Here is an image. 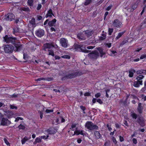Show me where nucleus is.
Here are the masks:
<instances>
[{
    "label": "nucleus",
    "mask_w": 146,
    "mask_h": 146,
    "mask_svg": "<svg viewBox=\"0 0 146 146\" xmlns=\"http://www.w3.org/2000/svg\"><path fill=\"white\" fill-rule=\"evenodd\" d=\"M4 41L7 43H11L14 44V46L16 48V51H20L22 47V45L20 43H17V39L16 38L9 36L7 35H5L4 37Z\"/></svg>",
    "instance_id": "1"
},
{
    "label": "nucleus",
    "mask_w": 146,
    "mask_h": 146,
    "mask_svg": "<svg viewBox=\"0 0 146 146\" xmlns=\"http://www.w3.org/2000/svg\"><path fill=\"white\" fill-rule=\"evenodd\" d=\"M85 125L86 127L90 130L97 129L98 127L97 126L89 121H87Z\"/></svg>",
    "instance_id": "2"
},
{
    "label": "nucleus",
    "mask_w": 146,
    "mask_h": 146,
    "mask_svg": "<svg viewBox=\"0 0 146 146\" xmlns=\"http://www.w3.org/2000/svg\"><path fill=\"white\" fill-rule=\"evenodd\" d=\"M82 46L83 45L82 44H74V50L76 51H81L86 53L89 52V51L83 49L82 48L83 47Z\"/></svg>",
    "instance_id": "3"
},
{
    "label": "nucleus",
    "mask_w": 146,
    "mask_h": 146,
    "mask_svg": "<svg viewBox=\"0 0 146 146\" xmlns=\"http://www.w3.org/2000/svg\"><path fill=\"white\" fill-rule=\"evenodd\" d=\"M52 47H54L55 48H58V46L56 45H53L52 44L48 43L44 44L43 46V49L45 51L48 50H50Z\"/></svg>",
    "instance_id": "4"
},
{
    "label": "nucleus",
    "mask_w": 146,
    "mask_h": 146,
    "mask_svg": "<svg viewBox=\"0 0 146 146\" xmlns=\"http://www.w3.org/2000/svg\"><path fill=\"white\" fill-rule=\"evenodd\" d=\"M112 25L113 26L117 28H120L123 25L121 22L118 19L114 20L113 22Z\"/></svg>",
    "instance_id": "5"
},
{
    "label": "nucleus",
    "mask_w": 146,
    "mask_h": 146,
    "mask_svg": "<svg viewBox=\"0 0 146 146\" xmlns=\"http://www.w3.org/2000/svg\"><path fill=\"white\" fill-rule=\"evenodd\" d=\"M13 49V46L10 45H5L4 47V51L7 53H9L12 52Z\"/></svg>",
    "instance_id": "6"
},
{
    "label": "nucleus",
    "mask_w": 146,
    "mask_h": 146,
    "mask_svg": "<svg viewBox=\"0 0 146 146\" xmlns=\"http://www.w3.org/2000/svg\"><path fill=\"white\" fill-rule=\"evenodd\" d=\"M35 33L37 36L41 37L44 35V31L42 29H39L36 30Z\"/></svg>",
    "instance_id": "7"
},
{
    "label": "nucleus",
    "mask_w": 146,
    "mask_h": 146,
    "mask_svg": "<svg viewBox=\"0 0 146 146\" xmlns=\"http://www.w3.org/2000/svg\"><path fill=\"white\" fill-rule=\"evenodd\" d=\"M60 43L63 47L67 48L68 47V40L65 38H61L60 40Z\"/></svg>",
    "instance_id": "8"
},
{
    "label": "nucleus",
    "mask_w": 146,
    "mask_h": 146,
    "mask_svg": "<svg viewBox=\"0 0 146 146\" xmlns=\"http://www.w3.org/2000/svg\"><path fill=\"white\" fill-rule=\"evenodd\" d=\"M11 123V122L7 119L3 118L1 120L0 124L3 126L8 125Z\"/></svg>",
    "instance_id": "9"
},
{
    "label": "nucleus",
    "mask_w": 146,
    "mask_h": 146,
    "mask_svg": "<svg viewBox=\"0 0 146 146\" xmlns=\"http://www.w3.org/2000/svg\"><path fill=\"white\" fill-rule=\"evenodd\" d=\"M46 132L48 133V134L47 135H43L40 136L41 139H47L49 137V135L50 134H54L55 133L54 131H53L51 129H48L46 131Z\"/></svg>",
    "instance_id": "10"
},
{
    "label": "nucleus",
    "mask_w": 146,
    "mask_h": 146,
    "mask_svg": "<svg viewBox=\"0 0 146 146\" xmlns=\"http://www.w3.org/2000/svg\"><path fill=\"white\" fill-rule=\"evenodd\" d=\"M84 131L82 130H78L77 128L76 129V130L74 132V134L73 135H78L79 134L83 135H86V134L84 133Z\"/></svg>",
    "instance_id": "11"
},
{
    "label": "nucleus",
    "mask_w": 146,
    "mask_h": 146,
    "mask_svg": "<svg viewBox=\"0 0 146 146\" xmlns=\"http://www.w3.org/2000/svg\"><path fill=\"white\" fill-rule=\"evenodd\" d=\"M88 55L93 58L96 59L98 57L99 54L98 52L95 51L93 53L89 54Z\"/></svg>",
    "instance_id": "12"
},
{
    "label": "nucleus",
    "mask_w": 146,
    "mask_h": 146,
    "mask_svg": "<svg viewBox=\"0 0 146 146\" xmlns=\"http://www.w3.org/2000/svg\"><path fill=\"white\" fill-rule=\"evenodd\" d=\"M5 19L7 20L12 21L14 19V16L12 13H9L6 15Z\"/></svg>",
    "instance_id": "13"
},
{
    "label": "nucleus",
    "mask_w": 146,
    "mask_h": 146,
    "mask_svg": "<svg viewBox=\"0 0 146 146\" xmlns=\"http://www.w3.org/2000/svg\"><path fill=\"white\" fill-rule=\"evenodd\" d=\"M77 37L78 38L82 40H84L86 38L85 34L84 33L78 34Z\"/></svg>",
    "instance_id": "14"
},
{
    "label": "nucleus",
    "mask_w": 146,
    "mask_h": 146,
    "mask_svg": "<svg viewBox=\"0 0 146 146\" xmlns=\"http://www.w3.org/2000/svg\"><path fill=\"white\" fill-rule=\"evenodd\" d=\"M142 81H139L137 80V81L134 82L133 84V86L136 87H138L140 85H142Z\"/></svg>",
    "instance_id": "15"
},
{
    "label": "nucleus",
    "mask_w": 146,
    "mask_h": 146,
    "mask_svg": "<svg viewBox=\"0 0 146 146\" xmlns=\"http://www.w3.org/2000/svg\"><path fill=\"white\" fill-rule=\"evenodd\" d=\"M78 75V73L76 72L69 75L67 76V78H72L76 77Z\"/></svg>",
    "instance_id": "16"
},
{
    "label": "nucleus",
    "mask_w": 146,
    "mask_h": 146,
    "mask_svg": "<svg viewBox=\"0 0 146 146\" xmlns=\"http://www.w3.org/2000/svg\"><path fill=\"white\" fill-rule=\"evenodd\" d=\"M52 15H53L52 11L51 9H49V11H48V12L46 15V17L47 18L48 17H51Z\"/></svg>",
    "instance_id": "17"
},
{
    "label": "nucleus",
    "mask_w": 146,
    "mask_h": 146,
    "mask_svg": "<svg viewBox=\"0 0 146 146\" xmlns=\"http://www.w3.org/2000/svg\"><path fill=\"white\" fill-rule=\"evenodd\" d=\"M84 33L85 34L86 37L87 36V37H89L90 36L92 35L93 33L92 31H85Z\"/></svg>",
    "instance_id": "18"
},
{
    "label": "nucleus",
    "mask_w": 146,
    "mask_h": 146,
    "mask_svg": "<svg viewBox=\"0 0 146 146\" xmlns=\"http://www.w3.org/2000/svg\"><path fill=\"white\" fill-rule=\"evenodd\" d=\"M136 73L138 74H146V70H137Z\"/></svg>",
    "instance_id": "19"
},
{
    "label": "nucleus",
    "mask_w": 146,
    "mask_h": 146,
    "mask_svg": "<svg viewBox=\"0 0 146 146\" xmlns=\"http://www.w3.org/2000/svg\"><path fill=\"white\" fill-rule=\"evenodd\" d=\"M56 22V20L54 19L52 21L49 22L48 24L50 26H52L54 25Z\"/></svg>",
    "instance_id": "20"
},
{
    "label": "nucleus",
    "mask_w": 146,
    "mask_h": 146,
    "mask_svg": "<svg viewBox=\"0 0 146 146\" xmlns=\"http://www.w3.org/2000/svg\"><path fill=\"white\" fill-rule=\"evenodd\" d=\"M106 34L103 31L102 33L101 36L100 38V39L101 40H103L105 39L106 38Z\"/></svg>",
    "instance_id": "21"
},
{
    "label": "nucleus",
    "mask_w": 146,
    "mask_h": 146,
    "mask_svg": "<svg viewBox=\"0 0 146 146\" xmlns=\"http://www.w3.org/2000/svg\"><path fill=\"white\" fill-rule=\"evenodd\" d=\"M41 138L40 136H39L38 137H36L35 139V141L33 143L34 144H36L37 143L41 142Z\"/></svg>",
    "instance_id": "22"
},
{
    "label": "nucleus",
    "mask_w": 146,
    "mask_h": 146,
    "mask_svg": "<svg viewBox=\"0 0 146 146\" xmlns=\"http://www.w3.org/2000/svg\"><path fill=\"white\" fill-rule=\"evenodd\" d=\"M94 135L97 139H99L101 137V135L99 131H96L94 133Z\"/></svg>",
    "instance_id": "23"
},
{
    "label": "nucleus",
    "mask_w": 146,
    "mask_h": 146,
    "mask_svg": "<svg viewBox=\"0 0 146 146\" xmlns=\"http://www.w3.org/2000/svg\"><path fill=\"white\" fill-rule=\"evenodd\" d=\"M135 72V70L134 69H132L129 71V76L130 77H132L133 76L134 73Z\"/></svg>",
    "instance_id": "24"
},
{
    "label": "nucleus",
    "mask_w": 146,
    "mask_h": 146,
    "mask_svg": "<svg viewBox=\"0 0 146 146\" xmlns=\"http://www.w3.org/2000/svg\"><path fill=\"white\" fill-rule=\"evenodd\" d=\"M31 138V137L28 138L27 137H25L23 139L21 140V143L22 144H24L25 142L28 140L29 139Z\"/></svg>",
    "instance_id": "25"
},
{
    "label": "nucleus",
    "mask_w": 146,
    "mask_h": 146,
    "mask_svg": "<svg viewBox=\"0 0 146 146\" xmlns=\"http://www.w3.org/2000/svg\"><path fill=\"white\" fill-rule=\"evenodd\" d=\"M144 76L142 75H139L136 78V79L137 80L142 81V80Z\"/></svg>",
    "instance_id": "26"
},
{
    "label": "nucleus",
    "mask_w": 146,
    "mask_h": 146,
    "mask_svg": "<svg viewBox=\"0 0 146 146\" xmlns=\"http://www.w3.org/2000/svg\"><path fill=\"white\" fill-rule=\"evenodd\" d=\"M20 9L21 11H30L28 7H21Z\"/></svg>",
    "instance_id": "27"
},
{
    "label": "nucleus",
    "mask_w": 146,
    "mask_h": 146,
    "mask_svg": "<svg viewBox=\"0 0 146 146\" xmlns=\"http://www.w3.org/2000/svg\"><path fill=\"white\" fill-rule=\"evenodd\" d=\"M131 116L133 119H137V114L133 112H131Z\"/></svg>",
    "instance_id": "28"
},
{
    "label": "nucleus",
    "mask_w": 146,
    "mask_h": 146,
    "mask_svg": "<svg viewBox=\"0 0 146 146\" xmlns=\"http://www.w3.org/2000/svg\"><path fill=\"white\" fill-rule=\"evenodd\" d=\"M110 55L111 56H115L117 54V52L115 51H113V50H110Z\"/></svg>",
    "instance_id": "29"
},
{
    "label": "nucleus",
    "mask_w": 146,
    "mask_h": 146,
    "mask_svg": "<svg viewBox=\"0 0 146 146\" xmlns=\"http://www.w3.org/2000/svg\"><path fill=\"white\" fill-rule=\"evenodd\" d=\"M58 118L59 119L60 123L64 122L65 121V119L62 117H60Z\"/></svg>",
    "instance_id": "30"
},
{
    "label": "nucleus",
    "mask_w": 146,
    "mask_h": 146,
    "mask_svg": "<svg viewBox=\"0 0 146 146\" xmlns=\"http://www.w3.org/2000/svg\"><path fill=\"white\" fill-rule=\"evenodd\" d=\"M124 33V32H122L119 33L116 37V38L117 39L119 38Z\"/></svg>",
    "instance_id": "31"
},
{
    "label": "nucleus",
    "mask_w": 146,
    "mask_h": 146,
    "mask_svg": "<svg viewBox=\"0 0 146 146\" xmlns=\"http://www.w3.org/2000/svg\"><path fill=\"white\" fill-rule=\"evenodd\" d=\"M33 0H28L27 3L28 5L29 6H32L33 5Z\"/></svg>",
    "instance_id": "32"
},
{
    "label": "nucleus",
    "mask_w": 146,
    "mask_h": 146,
    "mask_svg": "<svg viewBox=\"0 0 146 146\" xmlns=\"http://www.w3.org/2000/svg\"><path fill=\"white\" fill-rule=\"evenodd\" d=\"M48 54L49 55H51L52 56H54V52L52 50H51L50 49V50H48Z\"/></svg>",
    "instance_id": "33"
},
{
    "label": "nucleus",
    "mask_w": 146,
    "mask_h": 146,
    "mask_svg": "<svg viewBox=\"0 0 146 146\" xmlns=\"http://www.w3.org/2000/svg\"><path fill=\"white\" fill-rule=\"evenodd\" d=\"M98 50L100 51L101 56V57H102L103 56V55L105 54V53L103 51V50L101 48H99Z\"/></svg>",
    "instance_id": "34"
},
{
    "label": "nucleus",
    "mask_w": 146,
    "mask_h": 146,
    "mask_svg": "<svg viewBox=\"0 0 146 146\" xmlns=\"http://www.w3.org/2000/svg\"><path fill=\"white\" fill-rule=\"evenodd\" d=\"M48 80L47 78H39L38 79L35 80L36 81H40L41 80Z\"/></svg>",
    "instance_id": "35"
},
{
    "label": "nucleus",
    "mask_w": 146,
    "mask_h": 146,
    "mask_svg": "<svg viewBox=\"0 0 146 146\" xmlns=\"http://www.w3.org/2000/svg\"><path fill=\"white\" fill-rule=\"evenodd\" d=\"M60 123L59 122V119L58 118H57L54 119L53 121V123L55 124L56 125L57 124Z\"/></svg>",
    "instance_id": "36"
},
{
    "label": "nucleus",
    "mask_w": 146,
    "mask_h": 146,
    "mask_svg": "<svg viewBox=\"0 0 146 146\" xmlns=\"http://www.w3.org/2000/svg\"><path fill=\"white\" fill-rule=\"evenodd\" d=\"M91 2V0H86L84 3L85 5H87L90 4Z\"/></svg>",
    "instance_id": "37"
},
{
    "label": "nucleus",
    "mask_w": 146,
    "mask_h": 146,
    "mask_svg": "<svg viewBox=\"0 0 146 146\" xmlns=\"http://www.w3.org/2000/svg\"><path fill=\"white\" fill-rule=\"evenodd\" d=\"M137 7V4H135L133 5L131 7V11H133L135 10Z\"/></svg>",
    "instance_id": "38"
},
{
    "label": "nucleus",
    "mask_w": 146,
    "mask_h": 146,
    "mask_svg": "<svg viewBox=\"0 0 146 146\" xmlns=\"http://www.w3.org/2000/svg\"><path fill=\"white\" fill-rule=\"evenodd\" d=\"M35 19L34 18H32L30 21V23L34 25L35 24Z\"/></svg>",
    "instance_id": "39"
},
{
    "label": "nucleus",
    "mask_w": 146,
    "mask_h": 146,
    "mask_svg": "<svg viewBox=\"0 0 146 146\" xmlns=\"http://www.w3.org/2000/svg\"><path fill=\"white\" fill-rule=\"evenodd\" d=\"M18 128L19 129H24L25 128V127L24 125L20 124L18 126Z\"/></svg>",
    "instance_id": "40"
},
{
    "label": "nucleus",
    "mask_w": 146,
    "mask_h": 146,
    "mask_svg": "<svg viewBox=\"0 0 146 146\" xmlns=\"http://www.w3.org/2000/svg\"><path fill=\"white\" fill-rule=\"evenodd\" d=\"M23 119V118L20 117H17L15 120V122H18L19 120H22Z\"/></svg>",
    "instance_id": "41"
},
{
    "label": "nucleus",
    "mask_w": 146,
    "mask_h": 146,
    "mask_svg": "<svg viewBox=\"0 0 146 146\" xmlns=\"http://www.w3.org/2000/svg\"><path fill=\"white\" fill-rule=\"evenodd\" d=\"M13 30V33L14 34H15V33H17L19 31V29L17 28H14Z\"/></svg>",
    "instance_id": "42"
},
{
    "label": "nucleus",
    "mask_w": 146,
    "mask_h": 146,
    "mask_svg": "<svg viewBox=\"0 0 146 146\" xmlns=\"http://www.w3.org/2000/svg\"><path fill=\"white\" fill-rule=\"evenodd\" d=\"M62 58H64L70 59V56L68 55H64L61 56Z\"/></svg>",
    "instance_id": "43"
},
{
    "label": "nucleus",
    "mask_w": 146,
    "mask_h": 146,
    "mask_svg": "<svg viewBox=\"0 0 146 146\" xmlns=\"http://www.w3.org/2000/svg\"><path fill=\"white\" fill-rule=\"evenodd\" d=\"M143 109V108L142 106L141 107H138V112L139 113H141L142 112V110Z\"/></svg>",
    "instance_id": "44"
},
{
    "label": "nucleus",
    "mask_w": 146,
    "mask_h": 146,
    "mask_svg": "<svg viewBox=\"0 0 146 146\" xmlns=\"http://www.w3.org/2000/svg\"><path fill=\"white\" fill-rule=\"evenodd\" d=\"M113 29L109 28L108 30V34L109 35H111L112 33L113 32Z\"/></svg>",
    "instance_id": "45"
},
{
    "label": "nucleus",
    "mask_w": 146,
    "mask_h": 146,
    "mask_svg": "<svg viewBox=\"0 0 146 146\" xmlns=\"http://www.w3.org/2000/svg\"><path fill=\"white\" fill-rule=\"evenodd\" d=\"M76 125H77L76 124H73L71 126V128H70V129H72V131H74V130L73 129L76 127Z\"/></svg>",
    "instance_id": "46"
},
{
    "label": "nucleus",
    "mask_w": 146,
    "mask_h": 146,
    "mask_svg": "<svg viewBox=\"0 0 146 146\" xmlns=\"http://www.w3.org/2000/svg\"><path fill=\"white\" fill-rule=\"evenodd\" d=\"M3 140L5 143L7 145H10V143L6 138H4Z\"/></svg>",
    "instance_id": "47"
},
{
    "label": "nucleus",
    "mask_w": 146,
    "mask_h": 146,
    "mask_svg": "<svg viewBox=\"0 0 146 146\" xmlns=\"http://www.w3.org/2000/svg\"><path fill=\"white\" fill-rule=\"evenodd\" d=\"M101 96V94L100 93H98L96 94L95 96L96 98H98Z\"/></svg>",
    "instance_id": "48"
},
{
    "label": "nucleus",
    "mask_w": 146,
    "mask_h": 146,
    "mask_svg": "<svg viewBox=\"0 0 146 146\" xmlns=\"http://www.w3.org/2000/svg\"><path fill=\"white\" fill-rule=\"evenodd\" d=\"M42 7V5L40 4H38L37 7L36 8V9L38 10H39Z\"/></svg>",
    "instance_id": "49"
},
{
    "label": "nucleus",
    "mask_w": 146,
    "mask_h": 146,
    "mask_svg": "<svg viewBox=\"0 0 146 146\" xmlns=\"http://www.w3.org/2000/svg\"><path fill=\"white\" fill-rule=\"evenodd\" d=\"M112 140L113 143L115 144H116L117 141L115 138L114 137H112Z\"/></svg>",
    "instance_id": "50"
},
{
    "label": "nucleus",
    "mask_w": 146,
    "mask_h": 146,
    "mask_svg": "<svg viewBox=\"0 0 146 146\" xmlns=\"http://www.w3.org/2000/svg\"><path fill=\"white\" fill-rule=\"evenodd\" d=\"M10 107L12 109H15L16 110L17 109V107L13 105H10Z\"/></svg>",
    "instance_id": "51"
},
{
    "label": "nucleus",
    "mask_w": 146,
    "mask_h": 146,
    "mask_svg": "<svg viewBox=\"0 0 146 146\" xmlns=\"http://www.w3.org/2000/svg\"><path fill=\"white\" fill-rule=\"evenodd\" d=\"M146 58V54H144L142 55L140 57L141 59H142Z\"/></svg>",
    "instance_id": "52"
},
{
    "label": "nucleus",
    "mask_w": 146,
    "mask_h": 146,
    "mask_svg": "<svg viewBox=\"0 0 146 146\" xmlns=\"http://www.w3.org/2000/svg\"><path fill=\"white\" fill-rule=\"evenodd\" d=\"M53 111V110H48L47 109L46 110V112L47 113H49L50 112H52Z\"/></svg>",
    "instance_id": "53"
},
{
    "label": "nucleus",
    "mask_w": 146,
    "mask_h": 146,
    "mask_svg": "<svg viewBox=\"0 0 146 146\" xmlns=\"http://www.w3.org/2000/svg\"><path fill=\"white\" fill-rule=\"evenodd\" d=\"M80 108L83 111V113H85V112L84 111V110L85 109V107L83 106H81Z\"/></svg>",
    "instance_id": "54"
},
{
    "label": "nucleus",
    "mask_w": 146,
    "mask_h": 146,
    "mask_svg": "<svg viewBox=\"0 0 146 146\" xmlns=\"http://www.w3.org/2000/svg\"><path fill=\"white\" fill-rule=\"evenodd\" d=\"M139 123L140 125L141 126H143V125H144V121L143 120L142 121H140Z\"/></svg>",
    "instance_id": "55"
},
{
    "label": "nucleus",
    "mask_w": 146,
    "mask_h": 146,
    "mask_svg": "<svg viewBox=\"0 0 146 146\" xmlns=\"http://www.w3.org/2000/svg\"><path fill=\"white\" fill-rule=\"evenodd\" d=\"M28 55L25 53H24L23 54V58L25 59H26L27 58H28Z\"/></svg>",
    "instance_id": "56"
},
{
    "label": "nucleus",
    "mask_w": 146,
    "mask_h": 146,
    "mask_svg": "<svg viewBox=\"0 0 146 146\" xmlns=\"http://www.w3.org/2000/svg\"><path fill=\"white\" fill-rule=\"evenodd\" d=\"M141 97L142 98V99L144 101L146 100V96H144L143 95H142L141 96Z\"/></svg>",
    "instance_id": "57"
},
{
    "label": "nucleus",
    "mask_w": 146,
    "mask_h": 146,
    "mask_svg": "<svg viewBox=\"0 0 146 146\" xmlns=\"http://www.w3.org/2000/svg\"><path fill=\"white\" fill-rule=\"evenodd\" d=\"M97 102H98L99 104H101L103 103L102 101L100 99H98L97 100Z\"/></svg>",
    "instance_id": "58"
},
{
    "label": "nucleus",
    "mask_w": 146,
    "mask_h": 146,
    "mask_svg": "<svg viewBox=\"0 0 146 146\" xmlns=\"http://www.w3.org/2000/svg\"><path fill=\"white\" fill-rule=\"evenodd\" d=\"M112 6L111 5H109L108 6V7L106 8V10L107 11H109L110 10L111 8L112 7Z\"/></svg>",
    "instance_id": "59"
},
{
    "label": "nucleus",
    "mask_w": 146,
    "mask_h": 146,
    "mask_svg": "<svg viewBox=\"0 0 146 146\" xmlns=\"http://www.w3.org/2000/svg\"><path fill=\"white\" fill-rule=\"evenodd\" d=\"M84 95L85 96H90V93L88 92H86L84 94Z\"/></svg>",
    "instance_id": "60"
},
{
    "label": "nucleus",
    "mask_w": 146,
    "mask_h": 146,
    "mask_svg": "<svg viewBox=\"0 0 146 146\" xmlns=\"http://www.w3.org/2000/svg\"><path fill=\"white\" fill-rule=\"evenodd\" d=\"M133 142L134 143L136 144L137 143V139L135 138H133Z\"/></svg>",
    "instance_id": "61"
},
{
    "label": "nucleus",
    "mask_w": 146,
    "mask_h": 146,
    "mask_svg": "<svg viewBox=\"0 0 146 146\" xmlns=\"http://www.w3.org/2000/svg\"><path fill=\"white\" fill-rule=\"evenodd\" d=\"M119 140L121 142H122L123 141L124 139L123 137H121V136H120L119 137Z\"/></svg>",
    "instance_id": "62"
},
{
    "label": "nucleus",
    "mask_w": 146,
    "mask_h": 146,
    "mask_svg": "<svg viewBox=\"0 0 146 146\" xmlns=\"http://www.w3.org/2000/svg\"><path fill=\"white\" fill-rule=\"evenodd\" d=\"M37 20H41L42 19V17L40 15H38L37 16Z\"/></svg>",
    "instance_id": "63"
},
{
    "label": "nucleus",
    "mask_w": 146,
    "mask_h": 146,
    "mask_svg": "<svg viewBox=\"0 0 146 146\" xmlns=\"http://www.w3.org/2000/svg\"><path fill=\"white\" fill-rule=\"evenodd\" d=\"M108 12H106L105 13V14H104V20L106 19V16L108 15Z\"/></svg>",
    "instance_id": "64"
}]
</instances>
